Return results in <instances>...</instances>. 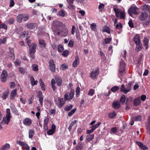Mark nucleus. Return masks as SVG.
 Segmentation results:
<instances>
[{"mask_svg": "<svg viewBox=\"0 0 150 150\" xmlns=\"http://www.w3.org/2000/svg\"><path fill=\"white\" fill-rule=\"evenodd\" d=\"M125 62L123 60H121L120 63L119 68L118 70L119 74L121 76H123L125 73Z\"/></svg>", "mask_w": 150, "mask_h": 150, "instance_id": "nucleus-1", "label": "nucleus"}, {"mask_svg": "<svg viewBox=\"0 0 150 150\" xmlns=\"http://www.w3.org/2000/svg\"><path fill=\"white\" fill-rule=\"evenodd\" d=\"M6 116L3 117V121L6 124L8 125L10 122V120L11 118L10 115V110L9 109L7 108L6 110Z\"/></svg>", "mask_w": 150, "mask_h": 150, "instance_id": "nucleus-2", "label": "nucleus"}, {"mask_svg": "<svg viewBox=\"0 0 150 150\" xmlns=\"http://www.w3.org/2000/svg\"><path fill=\"white\" fill-rule=\"evenodd\" d=\"M65 102L66 101L64 100L63 98H59L56 104L59 108H61L65 104Z\"/></svg>", "mask_w": 150, "mask_h": 150, "instance_id": "nucleus-3", "label": "nucleus"}, {"mask_svg": "<svg viewBox=\"0 0 150 150\" xmlns=\"http://www.w3.org/2000/svg\"><path fill=\"white\" fill-rule=\"evenodd\" d=\"M99 74V70L98 69H96L93 70L90 73V77L93 79L97 78V76Z\"/></svg>", "mask_w": 150, "mask_h": 150, "instance_id": "nucleus-4", "label": "nucleus"}, {"mask_svg": "<svg viewBox=\"0 0 150 150\" xmlns=\"http://www.w3.org/2000/svg\"><path fill=\"white\" fill-rule=\"evenodd\" d=\"M148 17L147 13L145 11H143L140 13L139 17V19L141 21H144Z\"/></svg>", "mask_w": 150, "mask_h": 150, "instance_id": "nucleus-5", "label": "nucleus"}, {"mask_svg": "<svg viewBox=\"0 0 150 150\" xmlns=\"http://www.w3.org/2000/svg\"><path fill=\"white\" fill-rule=\"evenodd\" d=\"M49 67L50 70L52 72H54L55 71V65L54 64V61L50 59L49 61Z\"/></svg>", "mask_w": 150, "mask_h": 150, "instance_id": "nucleus-6", "label": "nucleus"}, {"mask_svg": "<svg viewBox=\"0 0 150 150\" xmlns=\"http://www.w3.org/2000/svg\"><path fill=\"white\" fill-rule=\"evenodd\" d=\"M56 28L54 29V31L57 35L62 37V34L63 29L60 28L59 27H56Z\"/></svg>", "mask_w": 150, "mask_h": 150, "instance_id": "nucleus-7", "label": "nucleus"}, {"mask_svg": "<svg viewBox=\"0 0 150 150\" xmlns=\"http://www.w3.org/2000/svg\"><path fill=\"white\" fill-rule=\"evenodd\" d=\"M27 28L31 30L34 29L36 27V24L35 23H31L27 24L26 25Z\"/></svg>", "mask_w": 150, "mask_h": 150, "instance_id": "nucleus-8", "label": "nucleus"}, {"mask_svg": "<svg viewBox=\"0 0 150 150\" xmlns=\"http://www.w3.org/2000/svg\"><path fill=\"white\" fill-rule=\"evenodd\" d=\"M17 89H15L12 91L11 93L10 96V100H13L17 95Z\"/></svg>", "mask_w": 150, "mask_h": 150, "instance_id": "nucleus-9", "label": "nucleus"}, {"mask_svg": "<svg viewBox=\"0 0 150 150\" xmlns=\"http://www.w3.org/2000/svg\"><path fill=\"white\" fill-rule=\"evenodd\" d=\"M136 144L137 145L142 149L143 150H147L148 149L147 146L144 145L142 143L138 141L136 142Z\"/></svg>", "mask_w": 150, "mask_h": 150, "instance_id": "nucleus-10", "label": "nucleus"}, {"mask_svg": "<svg viewBox=\"0 0 150 150\" xmlns=\"http://www.w3.org/2000/svg\"><path fill=\"white\" fill-rule=\"evenodd\" d=\"M39 43L40 47L42 49H45L46 46L45 41L42 39H40L39 40Z\"/></svg>", "mask_w": 150, "mask_h": 150, "instance_id": "nucleus-11", "label": "nucleus"}, {"mask_svg": "<svg viewBox=\"0 0 150 150\" xmlns=\"http://www.w3.org/2000/svg\"><path fill=\"white\" fill-rule=\"evenodd\" d=\"M53 24L54 27H59V25H60L61 27L64 28L66 26L65 24H63L62 22H59L58 21L53 22Z\"/></svg>", "mask_w": 150, "mask_h": 150, "instance_id": "nucleus-12", "label": "nucleus"}, {"mask_svg": "<svg viewBox=\"0 0 150 150\" xmlns=\"http://www.w3.org/2000/svg\"><path fill=\"white\" fill-rule=\"evenodd\" d=\"M32 123L31 120L29 118H26L23 120V124L26 125L30 126Z\"/></svg>", "mask_w": 150, "mask_h": 150, "instance_id": "nucleus-13", "label": "nucleus"}, {"mask_svg": "<svg viewBox=\"0 0 150 150\" xmlns=\"http://www.w3.org/2000/svg\"><path fill=\"white\" fill-rule=\"evenodd\" d=\"M39 98V100L40 104L41 106H43V97L42 95V93L41 91L39 92L37 96Z\"/></svg>", "mask_w": 150, "mask_h": 150, "instance_id": "nucleus-14", "label": "nucleus"}, {"mask_svg": "<svg viewBox=\"0 0 150 150\" xmlns=\"http://www.w3.org/2000/svg\"><path fill=\"white\" fill-rule=\"evenodd\" d=\"M143 44L145 47V49H147L149 48V40L146 37H144L143 40Z\"/></svg>", "mask_w": 150, "mask_h": 150, "instance_id": "nucleus-15", "label": "nucleus"}, {"mask_svg": "<svg viewBox=\"0 0 150 150\" xmlns=\"http://www.w3.org/2000/svg\"><path fill=\"white\" fill-rule=\"evenodd\" d=\"M36 47V44L33 43L31 44L30 46V52L35 53Z\"/></svg>", "mask_w": 150, "mask_h": 150, "instance_id": "nucleus-16", "label": "nucleus"}, {"mask_svg": "<svg viewBox=\"0 0 150 150\" xmlns=\"http://www.w3.org/2000/svg\"><path fill=\"white\" fill-rule=\"evenodd\" d=\"M112 106L115 109H118L120 107V105L118 101H114L112 104Z\"/></svg>", "mask_w": 150, "mask_h": 150, "instance_id": "nucleus-17", "label": "nucleus"}, {"mask_svg": "<svg viewBox=\"0 0 150 150\" xmlns=\"http://www.w3.org/2000/svg\"><path fill=\"white\" fill-rule=\"evenodd\" d=\"M137 7L135 6H131L128 10L134 14L137 15L138 14V12L137 11Z\"/></svg>", "mask_w": 150, "mask_h": 150, "instance_id": "nucleus-18", "label": "nucleus"}, {"mask_svg": "<svg viewBox=\"0 0 150 150\" xmlns=\"http://www.w3.org/2000/svg\"><path fill=\"white\" fill-rule=\"evenodd\" d=\"M141 103L140 98L139 97L135 98L134 100V106L139 105Z\"/></svg>", "mask_w": 150, "mask_h": 150, "instance_id": "nucleus-19", "label": "nucleus"}, {"mask_svg": "<svg viewBox=\"0 0 150 150\" xmlns=\"http://www.w3.org/2000/svg\"><path fill=\"white\" fill-rule=\"evenodd\" d=\"M133 39L135 44L141 42L140 37L138 34H136L134 37Z\"/></svg>", "mask_w": 150, "mask_h": 150, "instance_id": "nucleus-20", "label": "nucleus"}, {"mask_svg": "<svg viewBox=\"0 0 150 150\" xmlns=\"http://www.w3.org/2000/svg\"><path fill=\"white\" fill-rule=\"evenodd\" d=\"M9 56L12 59L15 58L14 54V50L13 48L11 47L9 48Z\"/></svg>", "mask_w": 150, "mask_h": 150, "instance_id": "nucleus-21", "label": "nucleus"}, {"mask_svg": "<svg viewBox=\"0 0 150 150\" xmlns=\"http://www.w3.org/2000/svg\"><path fill=\"white\" fill-rule=\"evenodd\" d=\"M136 47L135 48V50L137 52L141 51L142 48V45L141 42L136 44Z\"/></svg>", "mask_w": 150, "mask_h": 150, "instance_id": "nucleus-22", "label": "nucleus"}, {"mask_svg": "<svg viewBox=\"0 0 150 150\" xmlns=\"http://www.w3.org/2000/svg\"><path fill=\"white\" fill-rule=\"evenodd\" d=\"M113 10L115 13L116 16L117 17H119L120 16V14L121 12V10L117 7L114 8Z\"/></svg>", "mask_w": 150, "mask_h": 150, "instance_id": "nucleus-23", "label": "nucleus"}, {"mask_svg": "<svg viewBox=\"0 0 150 150\" xmlns=\"http://www.w3.org/2000/svg\"><path fill=\"white\" fill-rule=\"evenodd\" d=\"M111 38H107L104 40V41L103 42V44L104 45L109 44L112 40Z\"/></svg>", "mask_w": 150, "mask_h": 150, "instance_id": "nucleus-24", "label": "nucleus"}, {"mask_svg": "<svg viewBox=\"0 0 150 150\" xmlns=\"http://www.w3.org/2000/svg\"><path fill=\"white\" fill-rule=\"evenodd\" d=\"M30 81L32 86L36 85L38 83V81L37 80L35 81L34 78L32 76L30 77Z\"/></svg>", "mask_w": 150, "mask_h": 150, "instance_id": "nucleus-25", "label": "nucleus"}, {"mask_svg": "<svg viewBox=\"0 0 150 150\" xmlns=\"http://www.w3.org/2000/svg\"><path fill=\"white\" fill-rule=\"evenodd\" d=\"M57 83L59 86H61L62 83V81L61 78L60 77H57L55 78Z\"/></svg>", "mask_w": 150, "mask_h": 150, "instance_id": "nucleus-26", "label": "nucleus"}, {"mask_svg": "<svg viewBox=\"0 0 150 150\" xmlns=\"http://www.w3.org/2000/svg\"><path fill=\"white\" fill-rule=\"evenodd\" d=\"M51 83L52 89L53 91H55L56 89V87L55 86L56 82L55 80L52 79L51 80Z\"/></svg>", "mask_w": 150, "mask_h": 150, "instance_id": "nucleus-27", "label": "nucleus"}, {"mask_svg": "<svg viewBox=\"0 0 150 150\" xmlns=\"http://www.w3.org/2000/svg\"><path fill=\"white\" fill-rule=\"evenodd\" d=\"M10 108L12 112L13 113L16 115H19L18 110L15 107H10Z\"/></svg>", "mask_w": 150, "mask_h": 150, "instance_id": "nucleus-28", "label": "nucleus"}, {"mask_svg": "<svg viewBox=\"0 0 150 150\" xmlns=\"http://www.w3.org/2000/svg\"><path fill=\"white\" fill-rule=\"evenodd\" d=\"M102 31L103 32H107L108 34H110V32L109 28L106 25L105 26L103 27Z\"/></svg>", "mask_w": 150, "mask_h": 150, "instance_id": "nucleus-29", "label": "nucleus"}, {"mask_svg": "<svg viewBox=\"0 0 150 150\" xmlns=\"http://www.w3.org/2000/svg\"><path fill=\"white\" fill-rule=\"evenodd\" d=\"M94 135L93 134H89L87 135L86 139L88 142L91 141L94 137Z\"/></svg>", "mask_w": 150, "mask_h": 150, "instance_id": "nucleus-30", "label": "nucleus"}, {"mask_svg": "<svg viewBox=\"0 0 150 150\" xmlns=\"http://www.w3.org/2000/svg\"><path fill=\"white\" fill-rule=\"evenodd\" d=\"M10 147L9 144L6 143L1 148V150H8V149Z\"/></svg>", "mask_w": 150, "mask_h": 150, "instance_id": "nucleus-31", "label": "nucleus"}, {"mask_svg": "<svg viewBox=\"0 0 150 150\" xmlns=\"http://www.w3.org/2000/svg\"><path fill=\"white\" fill-rule=\"evenodd\" d=\"M117 114L114 111L110 112L108 113L109 117L110 118H113L116 116Z\"/></svg>", "mask_w": 150, "mask_h": 150, "instance_id": "nucleus-32", "label": "nucleus"}, {"mask_svg": "<svg viewBox=\"0 0 150 150\" xmlns=\"http://www.w3.org/2000/svg\"><path fill=\"white\" fill-rule=\"evenodd\" d=\"M79 58L78 57H76L75 59L73 62V66L74 67H76L77 66V65L79 64Z\"/></svg>", "mask_w": 150, "mask_h": 150, "instance_id": "nucleus-33", "label": "nucleus"}, {"mask_svg": "<svg viewBox=\"0 0 150 150\" xmlns=\"http://www.w3.org/2000/svg\"><path fill=\"white\" fill-rule=\"evenodd\" d=\"M35 134L33 129H30L28 132L29 137L30 138H32Z\"/></svg>", "mask_w": 150, "mask_h": 150, "instance_id": "nucleus-34", "label": "nucleus"}, {"mask_svg": "<svg viewBox=\"0 0 150 150\" xmlns=\"http://www.w3.org/2000/svg\"><path fill=\"white\" fill-rule=\"evenodd\" d=\"M142 10L146 11H148L150 9V6L149 5H144L142 7Z\"/></svg>", "mask_w": 150, "mask_h": 150, "instance_id": "nucleus-35", "label": "nucleus"}, {"mask_svg": "<svg viewBox=\"0 0 150 150\" xmlns=\"http://www.w3.org/2000/svg\"><path fill=\"white\" fill-rule=\"evenodd\" d=\"M96 26L97 25L95 23H93L91 25L90 28L92 30L96 31Z\"/></svg>", "mask_w": 150, "mask_h": 150, "instance_id": "nucleus-36", "label": "nucleus"}, {"mask_svg": "<svg viewBox=\"0 0 150 150\" xmlns=\"http://www.w3.org/2000/svg\"><path fill=\"white\" fill-rule=\"evenodd\" d=\"M23 16V14H20L18 15L17 17V20L18 22L21 23L22 21Z\"/></svg>", "mask_w": 150, "mask_h": 150, "instance_id": "nucleus-37", "label": "nucleus"}, {"mask_svg": "<svg viewBox=\"0 0 150 150\" xmlns=\"http://www.w3.org/2000/svg\"><path fill=\"white\" fill-rule=\"evenodd\" d=\"M132 83V82H129L128 83L127 85V90L126 91H125L126 93H128L130 91Z\"/></svg>", "mask_w": 150, "mask_h": 150, "instance_id": "nucleus-38", "label": "nucleus"}, {"mask_svg": "<svg viewBox=\"0 0 150 150\" xmlns=\"http://www.w3.org/2000/svg\"><path fill=\"white\" fill-rule=\"evenodd\" d=\"M127 90V88H125L124 85L122 84L121 85V87L120 88V91L121 92H123L125 93L126 94L127 93H126L125 91H126Z\"/></svg>", "mask_w": 150, "mask_h": 150, "instance_id": "nucleus-39", "label": "nucleus"}, {"mask_svg": "<svg viewBox=\"0 0 150 150\" xmlns=\"http://www.w3.org/2000/svg\"><path fill=\"white\" fill-rule=\"evenodd\" d=\"M9 94V90H7L3 93L2 95L3 98L4 99H6L7 97L8 96Z\"/></svg>", "mask_w": 150, "mask_h": 150, "instance_id": "nucleus-40", "label": "nucleus"}, {"mask_svg": "<svg viewBox=\"0 0 150 150\" xmlns=\"http://www.w3.org/2000/svg\"><path fill=\"white\" fill-rule=\"evenodd\" d=\"M125 96L123 95L122 96L120 99V102H121L122 104H123L125 101Z\"/></svg>", "mask_w": 150, "mask_h": 150, "instance_id": "nucleus-41", "label": "nucleus"}, {"mask_svg": "<svg viewBox=\"0 0 150 150\" xmlns=\"http://www.w3.org/2000/svg\"><path fill=\"white\" fill-rule=\"evenodd\" d=\"M23 21H27L29 18V15L28 14H23Z\"/></svg>", "mask_w": 150, "mask_h": 150, "instance_id": "nucleus-42", "label": "nucleus"}, {"mask_svg": "<svg viewBox=\"0 0 150 150\" xmlns=\"http://www.w3.org/2000/svg\"><path fill=\"white\" fill-rule=\"evenodd\" d=\"M64 100L66 101L67 100L70 101L71 100L70 99V97H69V95L68 93H66L64 96Z\"/></svg>", "mask_w": 150, "mask_h": 150, "instance_id": "nucleus-43", "label": "nucleus"}, {"mask_svg": "<svg viewBox=\"0 0 150 150\" xmlns=\"http://www.w3.org/2000/svg\"><path fill=\"white\" fill-rule=\"evenodd\" d=\"M65 11L63 10H61L58 13L59 16L64 17L65 16Z\"/></svg>", "mask_w": 150, "mask_h": 150, "instance_id": "nucleus-44", "label": "nucleus"}, {"mask_svg": "<svg viewBox=\"0 0 150 150\" xmlns=\"http://www.w3.org/2000/svg\"><path fill=\"white\" fill-rule=\"evenodd\" d=\"M69 31L67 29H65L63 30L62 34V37L66 36L68 33Z\"/></svg>", "mask_w": 150, "mask_h": 150, "instance_id": "nucleus-45", "label": "nucleus"}, {"mask_svg": "<svg viewBox=\"0 0 150 150\" xmlns=\"http://www.w3.org/2000/svg\"><path fill=\"white\" fill-rule=\"evenodd\" d=\"M133 120L135 121H140L141 120V116L140 115H139L134 117L133 118Z\"/></svg>", "mask_w": 150, "mask_h": 150, "instance_id": "nucleus-46", "label": "nucleus"}, {"mask_svg": "<svg viewBox=\"0 0 150 150\" xmlns=\"http://www.w3.org/2000/svg\"><path fill=\"white\" fill-rule=\"evenodd\" d=\"M74 90L71 89L69 93V96L70 99L71 100L74 97Z\"/></svg>", "mask_w": 150, "mask_h": 150, "instance_id": "nucleus-47", "label": "nucleus"}, {"mask_svg": "<svg viewBox=\"0 0 150 150\" xmlns=\"http://www.w3.org/2000/svg\"><path fill=\"white\" fill-rule=\"evenodd\" d=\"M32 67L33 70L35 71H37L38 70V66L35 64L32 65Z\"/></svg>", "mask_w": 150, "mask_h": 150, "instance_id": "nucleus-48", "label": "nucleus"}, {"mask_svg": "<svg viewBox=\"0 0 150 150\" xmlns=\"http://www.w3.org/2000/svg\"><path fill=\"white\" fill-rule=\"evenodd\" d=\"M28 32L27 31H25L22 33L20 35L19 37L20 38H24L28 34Z\"/></svg>", "mask_w": 150, "mask_h": 150, "instance_id": "nucleus-49", "label": "nucleus"}, {"mask_svg": "<svg viewBox=\"0 0 150 150\" xmlns=\"http://www.w3.org/2000/svg\"><path fill=\"white\" fill-rule=\"evenodd\" d=\"M17 143L19 144L23 147L26 144V143L24 142L21 141L20 140H17Z\"/></svg>", "mask_w": 150, "mask_h": 150, "instance_id": "nucleus-50", "label": "nucleus"}, {"mask_svg": "<svg viewBox=\"0 0 150 150\" xmlns=\"http://www.w3.org/2000/svg\"><path fill=\"white\" fill-rule=\"evenodd\" d=\"M64 50L63 46L61 45H59L58 46V51L59 52H62Z\"/></svg>", "mask_w": 150, "mask_h": 150, "instance_id": "nucleus-51", "label": "nucleus"}, {"mask_svg": "<svg viewBox=\"0 0 150 150\" xmlns=\"http://www.w3.org/2000/svg\"><path fill=\"white\" fill-rule=\"evenodd\" d=\"M73 108V106L71 105L69 106H66L65 107L64 109L66 111H69Z\"/></svg>", "mask_w": 150, "mask_h": 150, "instance_id": "nucleus-52", "label": "nucleus"}, {"mask_svg": "<svg viewBox=\"0 0 150 150\" xmlns=\"http://www.w3.org/2000/svg\"><path fill=\"white\" fill-rule=\"evenodd\" d=\"M95 93L94 90L92 89H90L88 93V95L91 96H92Z\"/></svg>", "mask_w": 150, "mask_h": 150, "instance_id": "nucleus-53", "label": "nucleus"}, {"mask_svg": "<svg viewBox=\"0 0 150 150\" xmlns=\"http://www.w3.org/2000/svg\"><path fill=\"white\" fill-rule=\"evenodd\" d=\"M76 108H74L71 110L68 114V115L69 116H70L74 114L76 110Z\"/></svg>", "mask_w": 150, "mask_h": 150, "instance_id": "nucleus-54", "label": "nucleus"}, {"mask_svg": "<svg viewBox=\"0 0 150 150\" xmlns=\"http://www.w3.org/2000/svg\"><path fill=\"white\" fill-rule=\"evenodd\" d=\"M119 89V87L117 86H115L112 87L111 89V90L113 92H115Z\"/></svg>", "mask_w": 150, "mask_h": 150, "instance_id": "nucleus-55", "label": "nucleus"}, {"mask_svg": "<svg viewBox=\"0 0 150 150\" xmlns=\"http://www.w3.org/2000/svg\"><path fill=\"white\" fill-rule=\"evenodd\" d=\"M105 5L103 4H100L98 6V9L101 11H102L104 8Z\"/></svg>", "mask_w": 150, "mask_h": 150, "instance_id": "nucleus-56", "label": "nucleus"}, {"mask_svg": "<svg viewBox=\"0 0 150 150\" xmlns=\"http://www.w3.org/2000/svg\"><path fill=\"white\" fill-rule=\"evenodd\" d=\"M55 132V131L51 129L47 131V134L48 135H52Z\"/></svg>", "mask_w": 150, "mask_h": 150, "instance_id": "nucleus-57", "label": "nucleus"}, {"mask_svg": "<svg viewBox=\"0 0 150 150\" xmlns=\"http://www.w3.org/2000/svg\"><path fill=\"white\" fill-rule=\"evenodd\" d=\"M14 63L16 66H19L21 64V61L19 59H16Z\"/></svg>", "mask_w": 150, "mask_h": 150, "instance_id": "nucleus-58", "label": "nucleus"}, {"mask_svg": "<svg viewBox=\"0 0 150 150\" xmlns=\"http://www.w3.org/2000/svg\"><path fill=\"white\" fill-rule=\"evenodd\" d=\"M49 120V118L47 117H45V118L44 120L43 125H47Z\"/></svg>", "mask_w": 150, "mask_h": 150, "instance_id": "nucleus-59", "label": "nucleus"}, {"mask_svg": "<svg viewBox=\"0 0 150 150\" xmlns=\"http://www.w3.org/2000/svg\"><path fill=\"white\" fill-rule=\"evenodd\" d=\"M69 53V51L68 50H66L63 51L62 55L63 56L66 57L68 55Z\"/></svg>", "mask_w": 150, "mask_h": 150, "instance_id": "nucleus-60", "label": "nucleus"}, {"mask_svg": "<svg viewBox=\"0 0 150 150\" xmlns=\"http://www.w3.org/2000/svg\"><path fill=\"white\" fill-rule=\"evenodd\" d=\"M14 22V19L13 18L10 19L8 21V23L10 25H11Z\"/></svg>", "mask_w": 150, "mask_h": 150, "instance_id": "nucleus-61", "label": "nucleus"}, {"mask_svg": "<svg viewBox=\"0 0 150 150\" xmlns=\"http://www.w3.org/2000/svg\"><path fill=\"white\" fill-rule=\"evenodd\" d=\"M74 41L72 40H70L68 43V46L69 47H72L74 46Z\"/></svg>", "mask_w": 150, "mask_h": 150, "instance_id": "nucleus-62", "label": "nucleus"}, {"mask_svg": "<svg viewBox=\"0 0 150 150\" xmlns=\"http://www.w3.org/2000/svg\"><path fill=\"white\" fill-rule=\"evenodd\" d=\"M7 72L6 70H3L1 74V77H7Z\"/></svg>", "mask_w": 150, "mask_h": 150, "instance_id": "nucleus-63", "label": "nucleus"}, {"mask_svg": "<svg viewBox=\"0 0 150 150\" xmlns=\"http://www.w3.org/2000/svg\"><path fill=\"white\" fill-rule=\"evenodd\" d=\"M120 18L121 19H123L125 18V14L124 12L122 11L120 13Z\"/></svg>", "mask_w": 150, "mask_h": 150, "instance_id": "nucleus-64", "label": "nucleus"}]
</instances>
